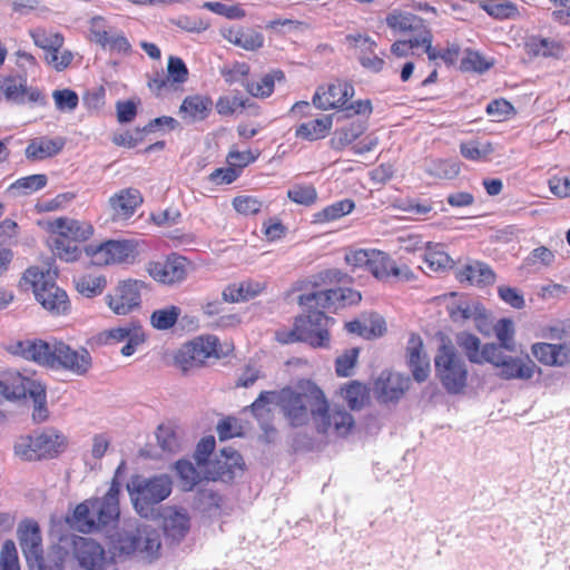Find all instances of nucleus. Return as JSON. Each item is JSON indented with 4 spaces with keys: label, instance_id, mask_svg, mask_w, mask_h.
I'll return each instance as SVG.
<instances>
[{
    "label": "nucleus",
    "instance_id": "obj_2",
    "mask_svg": "<svg viewBox=\"0 0 570 570\" xmlns=\"http://www.w3.org/2000/svg\"><path fill=\"white\" fill-rule=\"evenodd\" d=\"M278 407L291 426L306 425L314 422L316 414L324 405V393L314 383L307 381L296 389L277 391Z\"/></svg>",
    "mask_w": 570,
    "mask_h": 570
},
{
    "label": "nucleus",
    "instance_id": "obj_47",
    "mask_svg": "<svg viewBox=\"0 0 570 570\" xmlns=\"http://www.w3.org/2000/svg\"><path fill=\"white\" fill-rule=\"evenodd\" d=\"M158 445L163 451L176 453L181 448V438L178 430L169 424H161L156 433Z\"/></svg>",
    "mask_w": 570,
    "mask_h": 570
},
{
    "label": "nucleus",
    "instance_id": "obj_23",
    "mask_svg": "<svg viewBox=\"0 0 570 570\" xmlns=\"http://www.w3.org/2000/svg\"><path fill=\"white\" fill-rule=\"evenodd\" d=\"M407 363L416 382H424L431 371L430 358L424 352L421 336L411 334L406 345Z\"/></svg>",
    "mask_w": 570,
    "mask_h": 570
},
{
    "label": "nucleus",
    "instance_id": "obj_30",
    "mask_svg": "<svg viewBox=\"0 0 570 570\" xmlns=\"http://www.w3.org/2000/svg\"><path fill=\"white\" fill-rule=\"evenodd\" d=\"M531 351L534 357L544 365L562 366L569 360V348L564 344L535 343Z\"/></svg>",
    "mask_w": 570,
    "mask_h": 570
},
{
    "label": "nucleus",
    "instance_id": "obj_33",
    "mask_svg": "<svg viewBox=\"0 0 570 570\" xmlns=\"http://www.w3.org/2000/svg\"><path fill=\"white\" fill-rule=\"evenodd\" d=\"M456 277L461 283L466 282L470 285L485 286L492 284L495 276L487 264L475 261L458 269Z\"/></svg>",
    "mask_w": 570,
    "mask_h": 570
},
{
    "label": "nucleus",
    "instance_id": "obj_9",
    "mask_svg": "<svg viewBox=\"0 0 570 570\" xmlns=\"http://www.w3.org/2000/svg\"><path fill=\"white\" fill-rule=\"evenodd\" d=\"M490 350L491 355L488 363L497 370V375L502 380L528 381L539 371L535 363L528 355L524 357L509 355L504 352L505 350H501L497 344L494 348Z\"/></svg>",
    "mask_w": 570,
    "mask_h": 570
},
{
    "label": "nucleus",
    "instance_id": "obj_42",
    "mask_svg": "<svg viewBox=\"0 0 570 570\" xmlns=\"http://www.w3.org/2000/svg\"><path fill=\"white\" fill-rule=\"evenodd\" d=\"M386 24L394 31L407 32L416 31L423 28V19L411 13L394 10L386 17Z\"/></svg>",
    "mask_w": 570,
    "mask_h": 570
},
{
    "label": "nucleus",
    "instance_id": "obj_17",
    "mask_svg": "<svg viewBox=\"0 0 570 570\" xmlns=\"http://www.w3.org/2000/svg\"><path fill=\"white\" fill-rule=\"evenodd\" d=\"M0 395L7 400H19L31 396L43 397V385L20 373H12L0 380Z\"/></svg>",
    "mask_w": 570,
    "mask_h": 570
},
{
    "label": "nucleus",
    "instance_id": "obj_29",
    "mask_svg": "<svg viewBox=\"0 0 570 570\" xmlns=\"http://www.w3.org/2000/svg\"><path fill=\"white\" fill-rule=\"evenodd\" d=\"M52 229L56 235L73 242L87 240L94 233L92 226L82 220L71 218H58L52 223Z\"/></svg>",
    "mask_w": 570,
    "mask_h": 570
},
{
    "label": "nucleus",
    "instance_id": "obj_20",
    "mask_svg": "<svg viewBox=\"0 0 570 570\" xmlns=\"http://www.w3.org/2000/svg\"><path fill=\"white\" fill-rule=\"evenodd\" d=\"M410 377L401 373L384 371L376 379L374 392L376 397L384 403L399 401L409 390Z\"/></svg>",
    "mask_w": 570,
    "mask_h": 570
},
{
    "label": "nucleus",
    "instance_id": "obj_52",
    "mask_svg": "<svg viewBox=\"0 0 570 570\" xmlns=\"http://www.w3.org/2000/svg\"><path fill=\"white\" fill-rule=\"evenodd\" d=\"M328 301L327 309H337L345 305L358 303L361 301V294L357 291L351 288H327Z\"/></svg>",
    "mask_w": 570,
    "mask_h": 570
},
{
    "label": "nucleus",
    "instance_id": "obj_18",
    "mask_svg": "<svg viewBox=\"0 0 570 570\" xmlns=\"http://www.w3.org/2000/svg\"><path fill=\"white\" fill-rule=\"evenodd\" d=\"M243 459L232 448H224L214 461L208 463L206 475L209 480L230 481L237 472L243 470Z\"/></svg>",
    "mask_w": 570,
    "mask_h": 570
},
{
    "label": "nucleus",
    "instance_id": "obj_6",
    "mask_svg": "<svg viewBox=\"0 0 570 570\" xmlns=\"http://www.w3.org/2000/svg\"><path fill=\"white\" fill-rule=\"evenodd\" d=\"M137 513L148 518L153 507L164 501L171 493V480L161 474L149 479L134 478L127 485Z\"/></svg>",
    "mask_w": 570,
    "mask_h": 570
},
{
    "label": "nucleus",
    "instance_id": "obj_1",
    "mask_svg": "<svg viewBox=\"0 0 570 570\" xmlns=\"http://www.w3.org/2000/svg\"><path fill=\"white\" fill-rule=\"evenodd\" d=\"M119 493L120 483L114 478L108 492L102 498L79 503L72 515L67 518V522L72 529L82 533H90L111 524L119 518Z\"/></svg>",
    "mask_w": 570,
    "mask_h": 570
},
{
    "label": "nucleus",
    "instance_id": "obj_11",
    "mask_svg": "<svg viewBox=\"0 0 570 570\" xmlns=\"http://www.w3.org/2000/svg\"><path fill=\"white\" fill-rule=\"evenodd\" d=\"M314 425L318 433L344 438L353 430L355 421L345 409L338 405L330 406L324 396V405L316 414Z\"/></svg>",
    "mask_w": 570,
    "mask_h": 570
},
{
    "label": "nucleus",
    "instance_id": "obj_21",
    "mask_svg": "<svg viewBox=\"0 0 570 570\" xmlns=\"http://www.w3.org/2000/svg\"><path fill=\"white\" fill-rule=\"evenodd\" d=\"M18 539L21 550L33 569V563L41 560L42 539L40 528L36 521L24 520L18 527Z\"/></svg>",
    "mask_w": 570,
    "mask_h": 570
},
{
    "label": "nucleus",
    "instance_id": "obj_14",
    "mask_svg": "<svg viewBox=\"0 0 570 570\" xmlns=\"http://www.w3.org/2000/svg\"><path fill=\"white\" fill-rule=\"evenodd\" d=\"M72 549L79 566L86 570H106L112 560L107 557L104 547L91 538L73 537Z\"/></svg>",
    "mask_w": 570,
    "mask_h": 570
},
{
    "label": "nucleus",
    "instance_id": "obj_49",
    "mask_svg": "<svg viewBox=\"0 0 570 570\" xmlns=\"http://www.w3.org/2000/svg\"><path fill=\"white\" fill-rule=\"evenodd\" d=\"M284 73L281 70H274L263 76L259 80L247 85L248 92L257 98H266L272 95L276 80H283Z\"/></svg>",
    "mask_w": 570,
    "mask_h": 570
},
{
    "label": "nucleus",
    "instance_id": "obj_3",
    "mask_svg": "<svg viewBox=\"0 0 570 570\" xmlns=\"http://www.w3.org/2000/svg\"><path fill=\"white\" fill-rule=\"evenodd\" d=\"M111 547L120 556L150 562L159 557L160 533L146 523L130 521L111 537Z\"/></svg>",
    "mask_w": 570,
    "mask_h": 570
},
{
    "label": "nucleus",
    "instance_id": "obj_43",
    "mask_svg": "<svg viewBox=\"0 0 570 570\" xmlns=\"http://www.w3.org/2000/svg\"><path fill=\"white\" fill-rule=\"evenodd\" d=\"M73 283L78 293L88 298L100 295L107 285V281L104 275L95 274H86L75 277Z\"/></svg>",
    "mask_w": 570,
    "mask_h": 570
},
{
    "label": "nucleus",
    "instance_id": "obj_61",
    "mask_svg": "<svg viewBox=\"0 0 570 570\" xmlns=\"http://www.w3.org/2000/svg\"><path fill=\"white\" fill-rule=\"evenodd\" d=\"M358 357V348H350L336 358L335 371L338 376L347 377L352 375L353 368Z\"/></svg>",
    "mask_w": 570,
    "mask_h": 570
},
{
    "label": "nucleus",
    "instance_id": "obj_64",
    "mask_svg": "<svg viewBox=\"0 0 570 570\" xmlns=\"http://www.w3.org/2000/svg\"><path fill=\"white\" fill-rule=\"evenodd\" d=\"M0 570H20L16 544L7 540L0 553Z\"/></svg>",
    "mask_w": 570,
    "mask_h": 570
},
{
    "label": "nucleus",
    "instance_id": "obj_28",
    "mask_svg": "<svg viewBox=\"0 0 570 570\" xmlns=\"http://www.w3.org/2000/svg\"><path fill=\"white\" fill-rule=\"evenodd\" d=\"M346 330L350 333L358 334L364 338H375L386 332L384 318L379 314L363 315L362 318L346 323Z\"/></svg>",
    "mask_w": 570,
    "mask_h": 570
},
{
    "label": "nucleus",
    "instance_id": "obj_32",
    "mask_svg": "<svg viewBox=\"0 0 570 570\" xmlns=\"http://www.w3.org/2000/svg\"><path fill=\"white\" fill-rule=\"evenodd\" d=\"M266 288L265 282L246 279L238 283L228 285L223 291V298L225 302L237 303L240 301H248L263 293Z\"/></svg>",
    "mask_w": 570,
    "mask_h": 570
},
{
    "label": "nucleus",
    "instance_id": "obj_39",
    "mask_svg": "<svg viewBox=\"0 0 570 570\" xmlns=\"http://www.w3.org/2000/svg\"><path fill=\"white\" fill-rule=\"evenodd\" d=\"M333 117L331 115L323 116L309 122L301 124L295 131L296 137L309 141L324 138L331 130Z\"/></svg>",
    "mask_w": 570,
    "mask_h": 570
},
{
    "label": "nucleus",
    "instance_id": "obj_22",
    "mask_svg": "<svg viewBox=\"0 0 570 570\" xmlns=\"http://www.w3.org/2000/svg\"><path fill=\"white\" fill-rule=\"evenodd\" d=\"M141 204L140 191L131 187L117 191L108 199L111 218L115 222L129 219Z\"/></svg>",
    "mask_w": 570,
    "mask_h": 570
},
{
    "label": "nucleus",
    "instance_id": "obj_4",
    "mask_svg": "<svg viewBox=\"0 0 570 570\" xmlns=\"http://www.w3.org/2000/svg\"><path fill=\"white\" fill-rule=\"evenodd\" d=\"M355 90L352 83L336 79L326 88H318L313 97V104L323 110L342 109L347 116L371 115L373 108L368 99L350 101Z\"/></svg>",
    "mask_w": 570,
    "mask_h": 570
},
{
    "label": "nucleus",
    "instance_id": "obj_54",
    "mask_svg": "<svg viewBox=\"0 0 570 570\" xmlns=\"http://www.w3.org/2000/svg\"><path fill=\"white\" fill-rule=\"evenodd\" d=\"M497 338L500 344L498 345L501 350L514 351V324L509 318H501L493 327Z\"/></svg>",
    "mask_w": 570,
    "mask_h": 570
},
{
    "label": "nucleus",
    "instance_id": "obj_57",
    "mask_svg": "<svg viewBox=\"0 0 570 570\" xmlns=\"http://www.w3.org/2000/svg\"><path fill=\"white\" fill-rule=\"evenodd\" d=\"M287 197L299 205L309 206L317 199V191L312 185L296 184L287 190Z\"/></svg>",
    "mask_w": 570,
    "mask_h": 570
},
{
    "label": "nucleus",
    "instance_id": "obj_7",
    "mask_svg": "<svg viewBox=\"0 0 570 570\" xmlns=\"http://www.w3.org/2000/svg\"><path fill=\"white\" fill-rule=\"evenodd\" d=\"M23 278L31 284L36 299L43 308L55 314H62L68 309V296L56 285L49 272L30 267L24 272Z\"/></svg>",
    "mask_w": 570,
    "mask_h": 570
},
{
    "label": "nucleus",
    "instance_id": "obj_46",
    "mask_svg": "<svg viewBox=\"0 0 570 570\" xmlns=\"http://www.w3.org/2000/svg\"><path fill=\"white\" fill-rule=\"evenodd\" d=\"M26 81L17 78H4L0 80V99L23 104L26 101Z\"/></svg>",
    "mask_w": 570,
    "mask_h": 570
},
{
    "label": "nucleus",
    "instance_id": "obj_25",
    "mask_svg": "<svg viewBox=\"0 0 570 570\" xmlns=\"http://www.w3.org/2000/svg\"><path fill=\"white\" fill-rule=\"evenodd\" d=\"M145 337L139 327H116L100 333L99 341L104 344H116L126 342L121 348L124 356H130L135 353L138 345Z\"/></svg>",
    "mask_w": 570,
    "mask_h": 570
},
{
    "label": "nucleus",
    "instance_id": "obj_51",
    "mask_svg": "<svg viewBox=\"0 0 570 570\" xmlns=\"http://www.w3.org/2000/svg\"><path fill=\"white\" fill-rule=\"evenodd\" d=\"M77 243L56 234L51 237V247L55 255L66 262H75L79 258L81 252Z\"/></svg>",
    "mask_w": 570,
    "mask_h": 570
},
{
    "label": "nucleus",
    "instance_id": "obj_60",
    "mask_svg": "<svg viewBox=\"0 0 570 570\" xmlns=\"http://www.w3.org/2000/svg\"><path fill=\"white\" fill-rule=\"evenodd\" d=\"M481 8L490 16L499 19L510 18L515 13V7L505 0L482 1Z\"/></svg>",
    "mask_w": 570,
    "mask_h": 570
},
{
    "label": "nucleus",
    "instance_id": "obj_59",
    "mask_svg": "<svg viewBox=\"0 0 570 570\" xmlns=\"http://www.w3.org/2000/svg\"><path fill=\"white\" fill-rule=\"evenodd\" d=\"M202 7L218 16L228 19H242L245 17V11L237 4H229L218 1H207L204 2Z\"/></svg>",
    "mask_w": 570,
    "mask_h": 570
},
{
    "label": "nucleus",
    "instance_id": "obj_48",
    "mask_svg": "<svg viewBox=\"0 0 570 570\" xmlns=\"http://www.w3.org/2000/svg\"><path fill=\"white\" fill-rule=\"evenodd\" d=\"M494 147L489 141L469 140L460 145L461 155L469 160L480 161L485 160L492 153Z\"/></svg>",
    "mask_w": 570,
    "mask_h": 570
},
{
    "label": "nucleus",
    "instance_id": "obj_5",
    "mask_svg": "<svg viewBox=\"0 0 570 570\" xmlns=\"http://www.w3.org/2000/svg\"><path fill=\"white\" fill-rule=\"evenodd\" d=\"M435 374L450 394H460L468 382V368L464 360L450 342L442 341L434 356Z\"/></svg>",
    "mask_w": 570,
    "mask_h": 570
},
{
    "label": "nucleus",
    "instance_id": "obj_26",
    "mask_svg": "<svg viewBox=\"0 0 570 570\" xmlns=\"http://www.w3.org/2000/svg\"><path fill=\"white\" fill-rule=\"evenodd\" d=\"M275 407H278L277 391L262 392L249 406L250 412L266 433L274 431L273 421Z\"/></svg>",
    "mask_w": 570,
    "mask_h": 570
},
{
    "label": "nucleus",
    "instance_id": "obj_34",
    "mask_svg": "<svg viewBox=\"0 0 570 570\" xmlns=\"http://www.w3.org/2000/svg\"><path fill=\"white\" fill-rule=\"evenodd\" d=\"M35 449L38 453V460L41 458H51L59 453L65 446V436L56 429L49 428L33 435Z\"/></svg>",
    "mask_w": 570,
    "mask_h": 570
},
{
    "label": "nucleus",
    "instance_id": "obj_19",
    "mask_svg": "<svg viewBox=\"0 0 570 570\" xmlns=\"http://www.w3.org/2000/svg\"><path fill=\"white\" fill-rule=\"evenodd\" d=\"M149 275L158 283L173 285L186 278L187 264L181 256H169L161 262H153L148 265Z\"/></svg>",
    "mask_w": 570,
    "mask_h": 570
},
{
    "label": "nucleus",
    "instance_id": "obj_56",
    "mask_svg": "<svg viewBox=\"0 0 570 570\" xmlns=\"http://www.w3.org/2000/svg\"><path fill=\"white\" fill-rule=\"evenodd\" d=\"M425 171L436 178L452 179L460 173V167L455 163L436 159L426 164Z\"/></svg>",
    "mask_w": 570,
    "mask_h": 570
},
{
    "label": "nucleus",
    "instance_id": "obj_10",
    "mask_svg": "<svg viewBox=\"0 0 570 570\" xmlns=\"http://www.w3.org/2000/svg\"><path fill=\"white\" fill-rule=\"evenodd\" d=\"M85 252L95 265L120 264L135 258L137 242L134 239H110L97 245L89 244L85 247Z\"/></svg>",
    "mask_w": 570,
    "mask_h": 570
},
{
    "label": "nucleus",
    "instance_id": "obj_41",
    "mask_svg": "<svg viewBox=\"0 0 570 570\" xmlns=\"http://www.w3.org/2000/svg\"><path fill=\"white\" fill-rule=\"evenodd\" d=\"M29 35L33 43L43 50L45 53L50 50L56 51L63 47V36L52 29H46L42 27L33 28L29 31Z\"/></svg>",
    "mask_w": 570,
    "mask_h": 570
},
{
    "label": "nucleus",
    "instance_id": "obj_27",
    "mask_svg": "<svg viewBox=\"0 0 570 570\" xmlns=\"http://www.w3.org/2000/svg\"><path fill=\"white\" fill-rule=\"evenodd\" d=\"M456 344L466 355L471 363L483 364L488 363L491 350L494 348V343H487L481 346V341L478 336L462 332L456 335Z\"/></svg>",
    "mask_w": 570,
    "mask_h": 570
},
{
    "label": "nucleus",
    "instance_id": "obj_35",
    "mask_svg": "<svg viewBox=\"0 0 570 570\" xmlns=\"http://www.w3.org/2000/svg\"><path fill=\"white\" fill-rule=\"evenodd\" d=\"M213 107V101L204 96L186 97L179 108V112L188 122L200 121L207 118Z\"/></svg>",
    "mask_w": 570,
    "mask_h": 570
},
{
    "label": "nucleus",
    "instance_id": "obj_16",
    "mask_svg": "<svg viewBox=\"0 0 570 570\" xmlns=\"http://www.w3.org/2000/svg\"><path fill=\"white\" fill-rule=\"evenodd\" d=\"M331 320L321 311L308 312L296 318L298 340L312 346H325L330 340L327 325Z\"/></svg>",
    "mask_w": 570,
    "mask_h": 570
},
{
    "label": "nucleus",
    "instance_id": "obj_63",
    "mask_svg": "<svg viewBox=\"0 0 570 570\" xmlns=\"http://www.w3.org/2000/svg\"><path fill=\"white\" fill-rule=\"evenodd\" d=\"M364 130L365 127L363 124H351L348 127L336 131L334 142L337 148H343L356 140L364 132Z\"/></svg>",
    "mask_w": 570,
    "mask_h": 570
},
{
    "label": "nucleus",
    "instance_id": "obj_55",
    "mask_svg": "<svg viewBox=\"0 0 570 570\" xmlns=\"http://www.w3.org/2000/svg\"><path fill=\"white\" fill-rule=\"evenodd\" d=\"M180 315V308L168 306L157 309L151 314L150 321L154 327L158 330H168L175 325Z\"/></svg>",
    "mask_w": 570,
    "mask_h": 570
},
{
    "label": "nucleus",
    "instance_id": "obj_44",
    "mask_svg": "<svg viewBox=\"0 0 570 570\" xmlns=\"http://www.w3.org/2000/svg\"><path fill=\"white\" fill-rule=\"evenodd\" d=\"M341 395L352 410H360L368 397V390L363 383L352 381L341 389Z\"/></svg>",
    "mask_w": 570,
    "mask_h": 570
},
{
    "label": "nucleus",
    "instance_id": "obj_38",
    "mask_svg": "<svg viewBox=\"0 0 570 570\" xmlns=\"http://www.w3.org/2000/svg\"><path fill=\"white\" fill-rule=\"evenodd\" d=\"M524 50L528 56L535 57H559L564 52V48L554 40L540 38L537 36L530 37L524 42Z\"/></svg>",
    "mask_w": 570,
    "mask_h": 570
},
{
    "label": "nucleus",
    "instance_id": "obj_58",
    "mask_svg": "<svg viewBox=\"0 0 570 570\" xmlns=\"http://www.w3.org/2000/svg\"><path fill=\"white\" fill-rule=\"evenodd\" d=\"M393 259L385 253L374 249L371 259L370 272L377 279H386L390 277Z\"/></svg>",
    "mask_w": 570,
    "mask_h": 570
},
{
    "label": "nucleus",
    "instance_id": "obj_40",
    "mask_svg": "<svg viewBox=\"0 0 570 570\" xmlns=\"http://www.w3.org/2000/svg\"><path fill=\"white\" fill-rule=\"evenodd\" d=\"M176 471L180 478V485L185 491H190L202 479H207L206 466H195L190 461L179 460Z\"/></svg>",
    "mask_w": 570,
    "mask_h": 570
},
{
    "label": "nucleus",
    "instance_id": "obj_13",
    "mask_svg": "<svg viewBox=\"0 0 570 570\" xmlns=\"http://www.w3.org/2000/svg\"><path fill=\"white\" fill-rule=\"evenodd\" d=\"M346 274L340 269H326L321 272L314 279V289L309 293L302 294L298 297V304L303 306L307 312L327 309L328 298L327 288H323V285L341 283L346 278Z\"/></svg>",
    "mask_w": 570,
    "mask_h": 570
},
{
    "label": "nucleus",
    "instance_id": "obj_37",
    "mask_svg": "<svg viewBox=\"0 0 570 570\" xmlns=\"http://www.w3.org/2000/svg\"><path fill=\"white\" fill-rule=\"evenodd\" d=\"M63 145L61 138H35L26 148V157L30 160H42L60 153Z\"/></svg>",
    "mask_w": 570,
    "mask_h": 570
},
{
    "label": "nucleus",
    "instance_id": "obj_50",
    "mask_svg": "<svg viewBox=\"0 0 570 570\" xmlns=\"http://www.w3.org/2000/svg\"><path fill=\"white\" fill-rule=\"evenodd\" d=\"M354 208V203L351 199L338 200L321 212L314 215L315 223H328L336 220L347 214H350Z\"/></svg>",
    "mask_w": 570,
    "mask_h": 570
},
{
    "label": "nucleus",
    "instance_id": "obj_36",
    "mask_svg": "<svg viewBox=\"0 0 570 570\" xmlns=\"http://www.w3.org/2000/svg\"><path fill=\"white\" fill-rule=\"evenodd\" d=\"M164 531L174 540H181L189 530V517L183 509L170 508L164 514Z\"/></svg>",
    "mask_w": 570,
    "mask_h": 570
},
{
    "label": "nucleus",
    "instance_id": "obj_31",
    "mask_svg": "<svg viewBox=\"0 0 570 570\" xmlns=\"http://www.w3.org/2000/svg\"><path fill=\"white\" fill-rule=\"evenodd\" d=\"M222 36L229 43H233L242 49L254 51L263 47L264 36L263 33L244 28H228L222 30Z\"/></svg>",
    "mask_w": 570,
    "mask_h": 570
},
{
    "label": "nucleus",
    "instance_id": "obj_15",
    "mask_svg": "<svg viewBox=\"0 0 570 570\" xmlns=\"http://www.w3.org/2000/svg\"><path fill=\"white\" fill-rule=\"evenodd\" d=\"M144 283L127 279L119 282L112 293L105 297L109 308L117 315H126L140 305V289Z\"/></svg>",
    "mask_w": 570,
    "mask_h": 570
},
{
    "label": "nucleus",
    "instance_id": "obj_12",
    "mask_svg": "<svg viewBox=\"0 0 570 570\" xmlns=\"http://www.w3.org/2000/svg\"><path fill=\"white\" fill-rule=\"evenodd\" d=\"M53 356L50 368H61L75 375H86L92 365L89 351L85 347L72 348L68 344L53 340Z\"/></svg>",
    "mask_w": 570,
    "mask_h": 570
},
{
    "label": "nucleus",
    "instance_id": "obj_45",
    "mask_svg": "<svg viewBox=\"0 0 570 570\" xmlns=\"http://www.w3.org/2000/svg\"><path fill=\"white\" fill-rule=\"evenodd\" d=\"M46 184V175H30L27 177L19 178L14 183H12L9 186L8 191L13 196H26L43 188Z\"/></svg>",
    "mask_w": 570,
    "mask_h": 570
},
{
    "label": "nucleus",
    "instance_id": "obj_53",
    "mask_svg": "<svg viewBox=\"0 0 570 570\" xmlns=\"http://www.w3.org/2000/svg\"><path fill=\"white\" fill-rule=\"evenodd\" d=\"M424 262L431 272H442L452 266L451 257L439 245L425 250Z\"/></svg>",
    "mask_w": 570,
    "mask_h": 570
},
{
    "label": "nucleus",
    "instance_id": "obj_24",
    "mask_svg": "<svg viewBox=\"0 0 570 570\" xmlns=\"http://www.w3.org/2000/svg\"><path fill=\"white\" fill-rule=\"evenodd\" d=\"M53 340H24L16 344L13 353L26 360L50 367L53 356Z\"/></svg>",
    "mask_w": 570,
    "mask_h": 570
},
{
    "label": "nucleus",
    "instance_id": "obj_62",
    "mask_svg": "<svg viewBox=\"0 0 570 570\" xmlns=\"http://www.w3.org/2000/svg\"><path fill=\"white\" fill-rule=\"evenodd\" d=\"M106 40L99 43L102 48H108L110 51L126 53L130 50V43L124 33L116 28L109 31Z\"/></svg>",
    "mask_w": 570,
    "mask_h": 570
},
{
    "label": "nucleus",
    "instance_id": "obj_8",
    "mask_svg": "<svg viewBox=\"0 0 570 570\" xmlns=\"http://www.w3.org/2000/svg\"><path fill=\"white\" fill-rule=\"evenodd\" d=\"M226 353L219 348L215 335H202L185 343L175 355V364L183 371L202 366L207 358H219Z\"/></svg>",
    "mask_w": 570,
    "mask_h": 570
}]
</instances>
